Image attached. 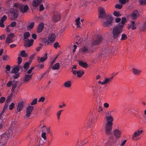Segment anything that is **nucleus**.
<instances>
[{"mask_svg": "<svg viewBox=\"0 0 146 146\" xmlns=\"http://www.w3.org/2000/svg\"><path fill=\"white\" fill-rule=\"evenodd\" d=\"M106 114L105 118L106 122V123L105 127V133L106 135L109 136L110 139L113 140L114 139V137L113 136L112 129L113 118L110 115L111 114H110L109 112L106 113Z\"/></svg>", "mask_w": 146, "mask_h": 146, "instance_id": "1", "label": "nucleus"}, {"mask_svg": "<svg viewBox=\"0 0 146 146\" xmlns=\"http://www.w3.org/2000/svg\"><path fill=\"white\" fill-rule=\"evenodd\" d=\"M100 13L99 17L101 18H105L106 20L104 21L103 25L105 27H110L112 25L113 19L111 15H108L105 16V12L103 8L99 7L98 8Z\"/></svg>", "mask_w": 146, "mask_h": 146, "instance_id": "2", "label": "nucleus"}, {"mask_svg": "<svg viewBox=\"0 0 146 146\" xmlns=\"http://www.w3.org/2000/svg\"><path fill=\"white\" fill-rule=\"evenodd\" d=\"M122 30L121 27H120L118 26L113 29L112 33L114 39H117L120 38Z\"/></svg>", "mask_w": 146, "mask_h": 146, "instance_id": "3", "label": "nucleus"}, {"mask_svg": "<svg viewBox=\"0 0 146 146\" xmlns=\"http://www.w3.org/2000/svg\"><path fill=\"white\" fill-rule=\"evenodd\" d=\"M142 130H137L135 132L133 135L132 139L134 141H136L140 138V135L143 132Z\"/></svg>", "mask_w": 146, "mask_h": 146, "instance_id": "4", "label": "nucleus"}, {"mask_svg": "<svg viewBox=\"0 0 146 146\" xmlns=\"http://www.w3.org/2000/svg\"><path fill=\"white\" fill-rule=\"evenodd\" d=\"M103 39V37L101 35H98L95 39L93 40L92 43L93 45H98L102 42Z\"/></svg>", "mask_w": 146, "mask_h": 146, "instance_id": "5", "label": "nucleus"}, {"mask_svg": "<svg viewBox=\"0 0 146 146\" xmlns=\"http://www.w3.org/2000/svg\"><path fill=\"white\" fill-rule=\"evenodd\" d=\"M110 51L108 47H106L103 48L101 52V56L102 57L106 56L108 55Z\"/></svg>", "mask_w": 146, "mask_h": 146, "instance_id": "6", "label": "nucleus"}, {"mask_svg": "<svg viewBox=\"0 0 146 146\" xmlns=\"http://www.w3.org/2000/svg\"><path fill=\"white\" fill-rule=\"evenodd\" d=\"M96 114L95 112H93L90 114V118L89 122L87 121L89 127L92 123V119H94L96 118Z\"/></svg>", "mask_w": 146, "mask_h": 146, "instance_id": "7", "label": "nucleus"}, {"mask_svg": "<svg viewBox=\"0 0 146 146\" xmlns=\"http://www.w3.org/2000/svg\"><path fill=\"white\" fill-rule=\"evenodd\" d=\"M56 36L55 35L52 33H50L48 36V39L49 41L48 42L46 41L45 42L46 44L47 42V44H48L50 43L53 42L55 40Z\"/></svg>", "mask_w": 146, "mask_h": 146, "instance_id": "8", "label": "nucleus"}, {"mask_svg": "<svg viewBox=\"0 0 146 146\" xmlns=\"http://www.w3.org/2000/svg\"><path fill=\"white\" fill-rule=\"evenodd\" d=\"M130 15L132 19L134 20L139 17L140 15V14L137 10H135L130 14Z\"/></svg>", "mask_w": 146, "mask_h": 146, "instance_id": "9", "label": "nucleus"}, {"mask_svg": "<svg viewBox=\"0 0 146 146\" xmlns=\"http://www.w3.org/2000/svg\"><path fill=\"white\" fill-rule=\"evenodd\" d=\"M34 107L32 106H29L27 108L26 116L29 117L30 116L31 112L34 109Z\"/></svg>", "mask_w": 146, "mask_h": 146, "instance_id": "10", "label": "nucleus"}, {"mask_svg": "<svg viewBox=\"0 0 146 146\" xmlns=\"http://www.w3.org/2000/svg\"><path fill=\"white\" fill-rule=\"evenodd\" d=\"M24 41L25 46L26 47H29L33 45L34 40L32 39H31L30 40L27 39L25 40H24Z\"/></svg>", "mask_w": 146, "mask_h": 146, "instance_id": "11", "label": "nucleus"}, {"mask_svg": "<svg viewBox=\"0 0 146 146\" xmlns=\"http://www.w3.org/2000/svg\"><path fill=\"white\" fill-rule=\"evenodd\" d=\"M42 0H33L32 6L34 9H36L42 2Z\"/></svg>", "mask_w": 146, "mask_h": 146, "instance_id": "12", "label": "nucleus"}, {"mask_svg": "<svg viewBox=\"0 0 146 146\" xmlns=\"http://www.w3.org/2000/svg\"><path fill=\"white\" fill-rule=\"evenodd\" d=\"M14 35L13 33H10L7 36L6 40L7 43H9L12 42V39L14 37Z\"/></svg>", "mask_w": 146, "mask_h": 146, "instance_id": "13", "label": "nucleus"}, {"mask_svg": "<svg viewBox=\"0 0 146 146\" xmlns=\"http://www.w3.org/2000/svg\"><path fill=\"white\" fill-rule=\"evenodd\" d=\"M60 19V15L58 13L54 14V15L53 19L54 22H57L59 21Z\"/></svg>", "mask_w": 146, "mask_h": 146, "instance_id": "14", "label": "nucleus"}, {"mask_svg": "<svg viewBox=\"0 0 146 146\" xmlns=\"http://www.w3.org/2000/svg\"><path fill=\"white\" fill-rule=\"evenodd\" d=\"M24 104V103L23 102H20L18 103L17 107V110L18 111H20L22 110Z\"/></svg>", "mask_w": 146, "mask_h": 146, "instance_id": "15", "label": "nucleus"}, {"mask_svg": "<svg viewBox=\"0 0 146 146\" xmlns=\"http://www.w3.org/2000/svg\"><path fill=\"white\" fill-rule=\"evenodd\" d=\"M21 9L20 11L21 12L23 13H26L28 10L29 7L27 5H26L23 7V6L22 5Z\"/></svg>", "mask_w": 146, "mask_h": 146, "instance_id": "16", "label": "nucleus"}, {"mask_svg": "<svg viewBox=\"0 0 146 146\" xmlns=\"http://www.w3.org/2000/svg\"><path fill=\"white\" fill-rule=\"evenodd\" d=\"M18 11L17 9H14L11 11V13L15 19L17 18L18 17Z\"/></svg>", "mask_w": 146, "mask_h": 146, "instance_id": "17", "label": "nucleus"}, {"mask_svg": "<svg viewBox=\"0 0 146 146\" xmlns=\"http://www.w3.org/2000/svg\"><path fill=\"white\" fill-rule=\"evenodd\" d=\"M44 27V24L42 23H40L38 26L37 30V32L38 33H40L43 29Z\"/></svg>", "mask_w": 146, "mask_h": 146, "instance_id": "18", "label": "nucleus"}, {"mask_svg": "<svg viewBox=\"0 0 146 146\" xmlns=\"http://www.w3.org/2000/svg\"><path fill=\"white\" fill-rule=\"evenodd\" d=\"M47 53H46L45 54L43 57L40 58H38V62L39 63L40 62H43L46 60L47 59Z\"/></svg>", "mask_w": 146, "mask_h": 146, "instance_id": "19", "label": "nucleus"}, {"mask_svg": "<svg viewBox=\"0 0 146 146\" xmlns=\"http://www.w3.org/2000/svg\"><path fill=\"white\" fill-rule=\"evenodd\" d=\"M113 132L114 135L116 138H117L120 137L121 132L119 130L116 129Z\"/></svg>", "mask_w": 146, "mask_h": 146, "instance_id": "20", "label": "nucleus"}, {"mask_svg": "<svg viewBox=\"0 0 146 146\" xmlns=\"http://www.w3.org/2000/svg\"><path fill=\"white\" fill-rule=\"evenodd\" d=\"M126 18L124 17L122 18L121 22V23H119L118 26L120 27H121L123 29L124 26V23L126 22Z\"/></svg>", "mask_w": 146, "mask_h": 146, "instance_id": "21", "label": "nucleus"}, {"mask_svg": "<svg viewBox=\"0 0 146 146\" xmlns=\"http://www.w3.org/2000/svg\"><path fill=\"white\" fill-rule=\"evenodd\" d=\"M32 77V74L31 75H26L23 80L25 82L28 81L30 80L31 79Z\"/></svg>", "mask_w": 146, "mask_h": 146, "instance_id": "22", "label": "nucleus"}, {"mask_svg": "<svg viewBox=\"0 0 146 146\" xmlns=\"http://www.w3.org/2000/svg\"><path fill=\"white\" fill-rule=\"evenodd\" d=\"M141 72L140 70L133 68H132V72L135 75H138Z\"/></svg>", "mask_w": 146, "mask_h": 146, "instance_id": "23", "label": "nucleus"}, {"mask_svg": "<svg viewBox=\"0 0 146 146\" xmlns=\"http://www.w3.org/2000/svg\"><path fill=\"white\" fill-rule=\"evenodd\" d=\"M30 34L29 32H26L23 34L24 38L23 40H25L29 37L30 36Z\"/></svg>", "mask_w": 146, "mask_h": 146, "instance_id": "24", "label": "nucleus"}, {"mask_svg": "<svg viewBox=\"0 0 146 146\" xmlns=\"http://www.w3.org/2000/svg\"><path fill=\"white\" fill-rule=\"evenodd\" d=\"M78 63L80 66H82L83 68H86L88 67V64L86 62H83L82 61H80Z\"/></svg>", "mask_w": 146, "mask_h": 146, "instance_id": "25", "label": "nucleus"}, {"mask_svg": "<svg viewBox=\"0 0 146 146\" xmlns=\"http://www.w3.org/2000/svg\"><path fill=\"white\" fill-rule=\"evenodd\" d=\"M60 68V66L59 63H56L54 66L52 67V69L53 70H58Z\"/></svg>", "mask_w": 146, "mask_h": 146, "instance_id": "26", "label": "nucleus"}, {"mask_svg": "<svg viewBox=\"0 0 146 146\" xmlns=\"http://www.w3.org/2000/svg\"><path fill=\"white\" fill-rule=\"evenodd\" d=\"M34 25V22H31L28 26H27V28L28 30H30L32 29Z\"/></svg>", "mask_w": 146, "mask_h": 146, "instance_id": "27", "label": "nucleus"}, {"mask_svg": "<svg viewBox=\"0 0 146 146\" xmlns=\"http://www.w3.org/2000/svg\"><path fill=\"white\" fill-rule=\"evenodd\" d=\"M19 71V68L16 67L13 68L11 70V73L13 74H16Z\"/></svg>", "mask_w": 146, "mask_h": 146, "instance_id": "28", "label": "nucleus"}, {"mask_svg": "<svg viewBox=\"0 0 146 146\" xmlns=\"http://www.w3.org/2000/svg\"><path fill=\"white\" fill-rule=\"evenodd\" d=\"M22 5L21 4L16 3L14 4V6L20 10Z\"/></svg>", "mask_w": 146, "mask_h": 146, "instance_id": "29", "label": "nucleus"}, {"mask_svg": "<svg viewBox=\"0 0 146 146\" xmlns=\"http://www.w3.org/2000/svg\"><path fill=\"white\" fill-rule=\"evenodd\" d=\"M71 83L70 81H68L64 83V86L66 87H70L71 86Z\"/></svg>", "mask_w": 146, "mask_h": 146, "instance_id": "30", "label": "nucleus"}, {"mask_svg": "<svg viewBox=\"0 0 146 146\" xmlns=\"http://www.w3.org/2000/svg\"><path fill=\"white\" fill-rule=\"evenodd\" d=\"M20 54L21 56L23 57H27L28 55V54L26 53L25 51L24 50L21 51Z\"/></svg>", "mask_w": 146, "mask_h": 146, "instance_id": "31", "label": "nucleus"}, {"mask_svg": "<svg viewBox=\"0 0 146 146\" xmlns=\"http://www.w3.org/2000/svg\"><path fill=\"white\" fill-rule=\"evenodd\" d=\"M88 141V138H87L86 139H85V140H84L82 142L78 141V144H80L79 145H80V146H82L84 144L86 143Z\"/></svg>", "mask_w": 146, "mask_h": 146, "instance_id": "32", "label": "nucleus"}, {"mask_svg": "<svg viewBox=\"0 0 146 146\" xmlns=\"http://www.w3.org/2000/svg\"><path fill=\"white\" fill-rule=\"evenodd\" d=\"M18 83V82L17 81H15L13 82V83L12 84V88L11 89V90H13L15 89L16 87L17 86V84Z\"/></svg>", "mask_w": 146, "mask_h": 146, "instance_id": "33", "label": "nucleus"}, {"mask_svg": "<svg viewBox=\"0 0 146 146\" xmlns=\"http://www.w3.org/2000/svg\"><path fill=\"white\" fill-rule=\"evenodd\" d=\"M88 50V47L84 46L82 48L81 50L82 53H85Z\"/></svg>", "mask_w": 146, "mask_h": 146, "instance_id": "34", "label": "nucleus"}, {"mask_svg": "<svg viewBox=\"0 0 146 146\" xmlns=\"http://www.w3.org/2000/svg\"><path fill=\"white\" fill-rule=\"evenodd\" d=\"M78 74H77V76L78 77H80L83 75V74L84 73L83 71H81V70H78Z\"/></svg>", "mask_w": 146, "mask_h": 146, "instance_id": "35", "label": "nucleus"}, {"mask_svg": "<svg viewBox=\"0 0 146 146\" xmlns=\"http://www.w3.org/2000/svg\"><path fill=\"white\" fill-rule=\"evenodd\" d=\"M127 38V36L126 35L124 34H123L121 35V38L120 39L121 40H124Z\"/></svg>", "mask_w": 146, "mask_h": 146, "instance_id": "36", "label": "nucleus"}, {"mask_svg": "<svg viewBox=\"0 0 146 146\" xmlns=\"http://www.w3.org/2000/svg\"><path fill=\"white\" fill-rule=\"evenodd\" d=\"M37 101V99L36 98H35L32 101L31 103V105H35L36 104Z\"/></svg>", "mask_w": 146, "mask_h": 146, "instance_id": "37", "label": "nucleus"}, {"mask_svg": "<svg viewBox=\"0 0 146 146\" xmlns=\"http://www.w3.org/2000/svg\"><path fill=\"white\" fill-rule=\"evenodd\" d=\"M63 111V110H60L58 111L57 113V119L59 120L60 119V116L61 115L62 112Z\"/></svg>", "mask_w": 146, "mask_h": 146, "instance_id": "38", "label": "nucleus"}, {"mask_svg": "<svg viewBox=\"0 0 146 146\" xmlns=\"http://www.w3.org/2000/svg\"><path fill=\"white\" fill-rule=\"evenodd\" d=\"M30 65V63L28 62H26L24 64L23 68L25 69H27Z\"/></svg>", "mask_w": 146, "mask_h": 146, "instance_id": "39", "label": "nucleus"}, {"mask_svg": "<svg viewBox=\"0 0 146 146\" xmlns=\"http://www.w3.org/2000/svg\"><path fill=\"white\" fill-rule=\"evenodd\" d=\"M113 14L116 17H120L121 15V14L119 12L116 11H114Z\"/></svg>", "mask_w": 146, "mask_h": 146, "instance_id": "40", "label": "nucleus"}, {"mask_svg": "<svg viewBox=\"0 0 146 146\" xmlns=\"http://www.w3.org/2000/svg\"><path fill=\"white\" fill-rule=\"evenodd\" d=\"M141 5H146V0H139Z\"/></svg>", "mask_w": 146, "mask_h": 146, "instance_id": "41", "label": "nucleus"}, {"mask_svg": "<svg viewBox=\"0 0 146 146\" xmlns=\"http://www.w3.org/2000/svg\"><path fill=\"white\" fill-rule=\"evenodd\" d=\"M7 19V17L5 15H4L3 17L1 18V19L0 21L2 22H4Z\"/></svg>", "mask_w": 146, "mask_h": 146, "instance_id": "42", "label": "nucleus"}, {"mask_svg": "<svg viewBox=\"0 0 146 146\" xmlns=\"http://www.w3.org/2000/svg\"><path fill=\"white\" fill-rule=\"evenodd\" d=\"M53 46L56 49L57 47H59L60 46L59 45L58 42H56L54 44Z\"/></svg>", "mask_w": 146, "mask_h": 146, "instance_id": "43", "label": "nucleus"}, {"mask_svg": "<svg viewBox=\"0 0 146 146\" xmlns=\"http://www.w3.org/2000/svg\"><path fill=\"white\" fill-rule=\"evenodd\" d=\"M123 5H122L118 4H116L115 6V8L119 9H121Z\"/></svg>", "mask_w": 146, "mask_h": 146, "instance_id": "44", "label": "nucleus"}, {"mask_svg": "<svg viewBox=\"0 0 146 146\" xmlns=\"http://www.w3.org/2000/svg\"><path fill=\"white\" fill-rule=\"evenodd\" d=\"M5 100V98L4 97H1L0 98V103H3Z\"/></svg>", "mask_w": 146, "mask_h": 146, "instance_id": "45", "label": "nucleus"}, {"mask_svg": "<svg viewBox=\"0 0 146 146\" xmlns=\"http://www.w3.org/2000/svg\"><path fill=\"white\" fill-rule=\"evenodd\" d=\"M15 106V104L13 103H12L9 106V109L10 110L13 109Z\"/></svg>", "mask_w": 146, "mask_h": 146, "instance_id": "46", "label": "nucleus"}, {"mask_svg": "<svg viewBox=\"0 0 146 146\" xmlns=\"http://www.w3.org/2000/svg\"><path fill=\"white\" fill-rule=\"evenodd\" d=\"M22 61V59L21 57H19L18 58V62L17 63L19 65H20Z\"/></svg>", "mask_w": 146, "mask_h": 146, "instance_id": "47", "label": "nucleus"}, {"mask_svg": "<svg viewBox=\"0 0 146 146\" xmlns=\"http://www.w3.org/2000/svg\"><path fill=\"white\" fill-rule=\"evenodd\" d=\"M46 133L45 132H43L41 134V136L42 138H43L44 140H46Z\"/></svg>", "mask_w": 146, "mask_h": 146, "instance_id": "48", "label": "nucleus"}, {"mask_svg": "<svg viewBox=\"0 0 146 146\" xmlns=\"http://www.w3.org/2000/svg\"><path fill=\"white\" fill-rule=\"evenodd\" d=\"M47 72L48 73V72H47V71H46L43 74H42V75H41V76H38V77H37V78L38 79H39V80H41L42 78H43V77H44V75L46 74Z\"/></svg>", "mask_w": 146, "mask_h": 146, "instance_id": "49", "label": "nucleus"}, {"mask_svg": "<svg viewBox=\"0 0 146 146\" xmlns=\"http://www.w3.org/2000/svg\"><path fill=\"white\" fill-rule=\"evenodd\" d=\"M129 0H119V1L122 4H124L125 3L127 2Z\"/></svg>", "mask_w": 146, "mask_h": 146, "instance_id": "50", "label": "nucleus"}, {"mask_svg": "<svg viewBox=\"0 0 146 146\" xmlns=\"http://www.w3.org/2000/svg\"><path fill=\"white\" fill-rule=\"evenodd\" d=\"M44 7L42 4L40 5H39V9L40 11H42L44 10Z\"/></svg>", "mask_w": 146, "mask_h": 146, "instance_id": "51", "label": "nucleus"}, {"mask_svg": "<svg viewBox=\"0 0 146 146\" xmlns=\"http://www.w3.org/2000/svg\"><path fill=\"white\" fill-rule=\"evenodd\" d=\"M15 74L13 75V78L14 79H17L19 77V73H16Z\"/></svg>", "mask_w": 146, "mask_h": 146, "instance_id": "52", "label": "nucleus"}, {"mask_svg": "<svg viewBox=\"0 0 146 146\" xmlns=\"http://www.w3.org/2000/svg\"><path fill=\"white\" fill-rule=\"evenodd\" d=\"M45 98L44 97H42L39 99V100H38V102H43L44 100H45Z\"/></svg>", "mask_w": 146, "mask_h": 146, "instance_id": "53", "label": "nucleus"}, {"mask_svg": "<svg viewBox=\"0 0 146 146\" xmlns=\"http://www.w3.org/2000/svg\"><path fill=\"white\" fill-rule=\"evenodd\" d=\"M8 58V56L7 55L5 54L3 56L2 58L3 60H7Z\"/></svg>", "mask_w": 146, "mask_h": 146, "instance_id": "54", "label": "nucleus"}, {"mask_svg": "<svg viewBox=\"0 0 146 146\" xmlns=\"http://www.w3.org/2000/svg\"><path fill=\"white\" fill-rule=\"evenodd\" d=\"M34 68L33 67H31L27 72V73L28 74H30L32 72V70L34 69Z\"/></svg>", "mask_w": 146, "mask_h": 146, "instance_id": "55", "label": "nucleus"}, {"mask_svg": "<svg viewBox=\"0 0 146 146\" xmlns=\"http://www.w3.org/2000/svg\"><path fill=\"white\" fill-rule=\"evenodd\" d=\"M16 23L15 22L13 21L12 22L11 24V26L12 27H14L16 26Z\"/></svg>", "mask_w": 146, "mask_h": 146, "instance_id": "56", "label": "nucleus"}, {"mask_svg": "<svg viewBox=\"0 0 146 146\" xmlns=\"http://www.w3.org/2000/svg\"><path fill=\"white\" fill-rule=\"evenodd\" d=\"M72 73L73 74H78V70H73V69H72Z\"/></svg>", "mask_w": 146, "mask_h": 146, "instance_id": "57", "label": "nucleus"}, {"mask_svg": "<svg viewBox=\"0 0 146 146\" xmlns=\"http://www.w3.org/2000/svg\"><path fill=\"white\" fill-rule=\"evenodd\" d=\"M98 106L99 108L98 109V111L99 112L102 111L103 110L102 107L100 105Z\"/></svg>", "mask_w": 146, "mask_h": 146, "instance_id": "58", "label": "nucleus"}, {"mask_svg": "<svg viewBox=\"0 0 146 146\" xmlns=\"http://www.w3.org/2000/svg\"><path fill=\"white\" fill-rule=\"evenodd\" d=\"M126 141H127L126 140H124L121 143V144H120V145L121 146H123L125 144Z\"/></svg>", "mask_w": 146, "mask_h": 146, "instance_id": "59", "label": "nucleus"}, {"mask_svg": "<svg viewBox=\"0 0 146 146\" xmlns=\"http://www.w3.org/2000/svg\"><path fill=\"white\" fill-rule=\"evenodd\" d=\"M66 106V104L64 103H63L62 105H60L59 106V108H62L63 107Z\"/></svg>", "mask_w": 146, "mask_h": 146, "instance_id": "60", "label": "nucleus"}, {"mask_svg": "<svg viewBox=\"0 0 146 146\" xmlns=\"http://www.w3.org/2000/svg\"><path fill=\"white\" fill-rule=\"evenodd\" d=\"M121 21V19L120 18L117 17L115 19V22L116 23H118Z\"/></svg>", "mask_w": 146, "mask_h": 146, "instance_id": "61", "label": "nucleus"}, {"mask_svg": "<svg viewBox=\"0 0 146 146\" xmlns=\"http://www.w3.org/2000/svg\"><path fill=\"white\" fill-rule=\"evenodd\" d=\"M12 82L11 81H9L7 84V86L8 87H10L12 84Z\"/></svg>", "mask_w": 146, "mask_h": 146, "instance_id": "62", "label": "nucleus"}, {"mask_svg": "<svg viewBox=\"0 0 146 146\" xmlns=\"http://www.w3.org/2000/svg\"><path fill=\"white\" fill-rule=\"evenodd\" d=\"M32 37L34 39H35L36 38L37 36L36 34H33L32 35Z\"/></svg>", "mask_w": 146, "mask_h": 146, "instance_id": "63", "label": "nucleus"}, {"mask_svg": "<svg viewBox=\"0 0 146 146\" xmlns=\"http://www.w3.org/2000/svg\"><path fill=\"white\" fill-rule=\"evenodd\" d=\"M130 27L133 30H135L136 29V27L135 25H130Z\"/></svg>", "mask_w": 146, "mask_h": 146, "instance_id": "64", "label": "nucleus"}]
</instances>
